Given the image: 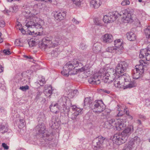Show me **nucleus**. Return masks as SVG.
Instances as JSON below:
<instances>
[{
    "label": "nucleus",
    "mask_w": 150,
    "mask_h": 150,
    "mask_svg": "<svg viewBox=\"0 0 150 150\" xmlns=\"http://www.w3.org/2000/svg\"><path fill=\"white\" fill-rule=\"evenodd\" d=\"M25 57L28 58L29 59H33V57H32L30 56H25Z\"/></svg>",
    "instance_id": "61"
},
{
    "label": "nucleus",
    "mask_w": 150,
    "mask_h": 150,
    "mask_svg": "<svg viewBox=\"0 0 150 150\" xmlns=\"http://www.w3.org/2000/svg\"><path fill=\"white\" fill-rule=\"evenodd\" d=\"M118 108H117V110L119 112L121 111L122 110H121L120 107H119L118 105H117Z\"/></svg>",
    "instance_id": "64"
},
{
    "label": "nucleus",
    "mask_w": 150,
    "mask_h": 150,
    "mask_svg": "<svg viewBox=\"0 0 150 150\" xmlns=\"http://www.w3.org/2000/svg\"><path fill=\"white\" fill-rule=\"evenodd\" d=\"M85 70V68L84 67H82L81 68L79 69V71L80 72H82Z\"/></svg>",
    "instance_id": "56"
},
{
    "label": "nucleus",
    "mask_w": 150,
    "mask_h": 150,
    "mask_svg": "<svg viewBox=\"0 0 150 150\" xmlns=\"http://www.w3.org/2000/svg\"><path fill=\"white\" fill-rule=\"evenodd\" d=\"M72 22L74 24H78L79 23V22L77 21L75 18H74L71 20Z\"/></svg>",
    "instance_id": "49"
},
{
    "label": "nucleus",
    "mask_w": 150,
    "mask_h": 150,
    "mask_svg": "<svg viewBox=\"0 0 150 150\" xmlns=\"http://www.w3.org/2000/svg\"><path fill=\"white\" fill-rule=\"evenodd\" d=\"M106 50L107 52L112 53L113 54H119L120 52L119 50L114 47H110L107 48Z\"/></svg>",
    "instance_id": "27"
},
{
    "label": "nucleus",
    "mask_w": 150,
    "mask_h": 150,
    "mask_svg": "<svg viewBox=\"0 0 150 150\" xmlns=\"http://www.w3.org/2000/svg\"><path fill=\"white\" fill-rule=\"evenodd\" d=\"M103 71L100 70L99 72L94 74L88 79L89 83L92 84H99L100 82L101 77L103 76L102 80L104 83H110L116 78V74H110L109 71L107 72L106 71H104L103 73H101Z\"/></svg>",
    "instance_id": "2"
},
{
    "label": "nucleus",
    "mask_w": 150,
    "mask_h": 150,
    "mask_svg": "<svg viewBox=\"0 0 150 150\" xmlns=\"http://www.w3.org/2000/svg\"><path fill=\"white\" fill-rule=\"evenodd\" d=\"M140 142V138L137 136H136L128 142V144L133 149H136L139 146Z\"/></svg>",
    "instance_id": "15"
},
{
    "label": "nucleus",
    "mask_w": 150,
    "mask_h": 150,
    "mask_svg": "<svg viewBox=\"0 0 150 150\" xmlns=\"http://www.w3.org/2000/svg\"><path fill=\"white\" fill-rule=\"evenodd\" d=\"M2 146L4 148V149L8 150L9 149V147L5 143H3L2 144Z\"/></svg>",
    "instance_id": "47"
},
{
    "label": "nucleus",
    "mask_w": 150,
    "mask_h": 150,
    "mask_svg": "<svg viewBox=\"0 0 150 150\" xmlns=\"http://www.w3.org/2000/svg\"><path fill=\"white\" fill-rule=\"evenodd\" d=\"M43 4L41 3H39L35 4L33 6V11H34L33 13L34 16L30 17L28 20L25 21V26L27 27L28 33L29 35H40V32L43 31V28L40 23L38 22L40 18L35 16L39 12L40 9L43 7Z\"/></svg>",
    "instance_id": "1"
},
{
    "label": "nucleus",
    "mask_w": 150,
    "mask_h": 150,
    "mask_svg": "<svg viewBox=\"0 0 150 150\" xmlns=\"http://www.w3.org/2000/svg\"><path fill=\"white\" fill-rule=\"evenodd\" d=\"M114 144L119 145L125 143L127 140V137H124L121 133L114 134L112 139Z\"/></svg>",
    "instance_id": "11"
},
{
    "label": "nucleus",
    "mask_w": 150,
    "mask_h": 150,
    "mask_svg": "<svg viewBox=\"0 0 150 150\" xmlns=\"http://www.w3.org/2000/svg\"><path fill=\"white\" fill-rule=\"evenodd\" d=\"M92 103V100L91 99L90 97L85 98L84 100V106L88 105L91 107Z\"/></svg>",
    "instance_id": "30"
},
{
    "label": "nucleus",
    "mask_w": 150,
    "mask_h": 150,
    "mask_svg": "<svg viewBox=\"0 0 150 150\" xmlns=\"http://www.w3.org/2000/svg\"><path fill=\"white\" fill-rule=\"evenodd\" d=\"M93 110L94 112L98 113H101L105 109L106 106L101 100H96L93 103Z\"/></svg>",
    "instance_id": "10"
},
{
    "label": "nucleus",
    "mask_w": 150,
    "mask_h": 150,
    "mask_svg": "<svg viewBox=\"0 0 150 150\" xmlns=\"http://www.w3.org/2000/svg\"><path fill=\"white\" fill-rule=\"evenodd\" d=\"M19 30H21V33L23 34H25V31L23 28H21V29L19 28Z\"/></svg>",
    "instance_id": "54"
},
{
    "label": "nucleus",
    "mask_w": 150,
    "mask_h": 150,
    "mask_svg": "<svg viewBox=\"0 0 150 150\" xmlns=\"http://www.w3.org/2000/svg\"><path fill=\"white\" fill-rule=\"evenodd\" d=\"M8 128L6 126L4 125H1L0 127V132H1L2 133H4L7 132Z\"/></svg>",
    "instance_id": "34"
},
{
    "label": "nucleus",
    "mask_w": 150,
    "mask_h": 150,
    "mask_svg": "<svg viewBox=\"0 0 150 150\" xmlns=\"http://www.w3.org/2000/svg\"><path fill=\"white\" fill-rule=\"evenodd\" d=\"M101 45L99 43L94 44L92 47V50L95 53H98L100 51L101 49Z\"/></svg>",
    "instance_id": "26"
},
{
    "label": "nucleus",
    "mask_w": 150,
    "mask_h": 150,
    "mask_svg": "<svg viewBox=\"0 0 150 150\" xmlns=\"http://www.w3.org/2000/svg\"><path fill=\"white\" fill-rule=\"evenodd\" d=\"M102 40L104 43H108L112 41L113 38L111 34L106 33L102 36Z\"/></svg>",
    "instance_id": "19"
},
{
    "label": "nucleus",
    "mask_w": 150,
    "mask_h": 150,
    "mask_svg": "<svg viewBox=\"0 0 150 150\" xmlns=\"http://www.w3.org/2000/svg\"><path fill=\"white\" fill-rule=\"evenodd\" d=\"M24 120L23 119H20L19 121V125L21 126V127H22L24 126Z\"/></svg>",
    "instance_id": "51"
},
{
    "label": "nucleus",
    "mask_w": 150,
    "mask_h": 150,
    "mask_svg": "<svg viewBox=\"0 0 150 150\" xmlns=\"http://www.w3.org/2000/svg\"><path fill=\"white\" fill-rule=\"evenodd\" d=\"M50 41V47H54L61 43V40L58 37L52 38L51 37H49Z\"/></svg>",
    "instance_id": "16"
},
{
    "label": "nucleus",
    "mask_w": 150,
    "mask_h": 150,
    "mask_svg": "<svg viewBox=\"0 0 150 150\" xmlns=\"http://www.w3.org/2000/svg\"><path fill=\"white\" fill-rule=\"evenodd\" d=\"M69 93L67 94L68 97V99L69 100L70 98H73L76 96H77L79 93L78 91L76 90H69Z\"/></svg>",
    "instance_id": "25"
},
{
    "label": "nucleus",
    "mask_w": 150,
    "mask_h": 150,
    "mask_svg": "<svg viewBox=\"0 0 150 150\" xmlns=\"http://www.w3.org/2000/svg\"><path fill=\"white\" fill-rule=\"evenodd\" d=\"M71 106V101L66 96H63L58 101V103H52L50 105V110L53 113H57L59 111V107L63 108L65 112H68L70 107Z\"/></svg>",
    "instance_id": "4"
},
{
    "label": "nucleus",
    "mask_w": 150,
    "mask_h": 150,
    "mask_svg": "<svg viewBox=\"0 0 150 150\" xmlns=\"http://www.w3.org/2000/svg\"><path fill=\"white\" fill-rule=\"evenodd\" d=\"M133 126L130 125L125 129L121 133L124 137H126L127 139V140L129 136L133 132Z\"/></svg>",
    "instance_id": "17"
},
{
    "label": "nucleus",
    "mask_w": 150,
    "mask_h": 150,
    "mask_svg": "<svg viewBox=\"0 0 150 150\" xmlns=\"http://www.w3.org/2000/svg\"><path fill=\"white\" fill-rule=\"evenodd\" d=\"M44 92L45 94L46 93H47V94H49V96H50L52 94V87L51 86H49L48 90L46 89Z\"/></svg>",
    "instance_id": "36"
},
{
    "label": "nucleus",
    "mask_w": 150,
    "mask_h": 150,
    "mask_svg": "<svg viewBox=\"0 0 150 150\" xmlns=\"http://www.w3.org/2000/svg\"><path fill=\"white\" fill-rule=\"evenodd\" d=\"M86 58L84 57L81 58L80 60L74 59L72 62H67L64 66L61 74L64 76H68L70 71L78 67L79 64H81L82 62L86 61Z\"/></svg>",
    "instance_id": "5"
},
{
    "label": "nucleus",
    "mask_w": 150,
    "mask_h": 150,
    "mask_svg": "<svg viewBox=\"0 0 150 150\" xmlns=\"http://www.w3.org/2000/svg\"><path fill=\"white\" fill-rule=\"evenodd\" d=\"M3 52L6 55H9L11 54V52L9 50H4Z\"/></svg>",
    "instance_id": "48"
},
{
    "label": "nucleus",
    "mask_w": 150,
    "mask_h": 150,
    "mask_svg": "<svg viewBox=\"0 0 150 150\" xmlns=\"http://www.w3.org/2000/svg\"><path fill=\"white\" fill-rule=\"evenodd\" d=\"M43 1H44L46 2H48L49 3H51L52 2V0H43Z\"/></svg>",
    "instance_id": "59"
},
{
    "label": "nucleus",
    "mask_w": 150,
    "mask_h": 150,
    "mask_svg": "<svg viewBox=\"0 0 150 150\" xmlns=\"http://www.w3.org/2000/svg\"><path fill=\"white\" fill-rule=\"evenodd\" d=\"M18 10V6L16 4H14L9 8L10 11L12 12H16Z\"/></svg>",
    "instance_id": "33"
},
{
    "label": "nucleus",
    "mask_w": 150,
    "mask_h": 150,
    "mask_svg": "<svg viewBox=\"0 0 150 150\" xmlns=\"http://www.w3.org/2000/svg\"><path fill=\"white\" fill-rule=\"evenodd\" d=\"M129 78L128 81L126 82L124 81V86H123L124 89H125L127 88H130L135 86V84L134 83H130L129 81Z\"/></svg>",
    "instance_id": "29"
},
{
    "label": "nucleus",
    "mask_w": 150,
    "mask_h": 150,
    "mask_svg": "<svg viewBox=\"0 0 150 150\" xmlns=\"http://www.w3.org/2000/svg\"><path fill=\"white\" fill-rule=\"evenodd\" d=\"M123 114V112L122 111V110L121 111L119 112V113L117 115L118 117L121 116Z\"/></svg>",
    "instance_id": "55"
},
{
    "label": "nucleus",
    "mask_w": 150,
    "mask_h": 150,
    "mask_svg": "<svg viewBox=\"0 0 150 150\" xmlns=\"http://www.w3.org/2000/svg\"><path fill=\"white\" fill-rule=\"evenodd\" d=\"M9 11H10L9 10L8 11V10H5L4 11V13H8L9 12Z\"/></svg>",
    "instance_id": "62"
},
{
    "label": "nucleus",
    "mask_w": 150,
    "mask_h": 150,
    "mask_svg": "<svg viewBox=\"0 0 150 150\" xmlns=\"http://www.w3.org/2000/svg\"><path fill=\"white\" fill-rule=\"evenodd\" d=\"M145 35L147 38H150V26H149L144 30Z\"/></svg>",
    "instance_id": "32"
},
{
    "label": "nucleus",
    "mask_w": 150,
    "mask_h": 150,
    "mask_svg": "<svg viewBox=\"0 0 150 150\" xmlns=\"http://www.w3.org/2000/svg\"><path fill=\"white\" fill-rule=\"evenodd\" d=\"M145 105L147 106H150V99H148L146 100Z\"/></svg>",
    "instance_id": "52"
},
{
    "label": "nucleus",
    "mask_w": 150,
    "mask_h": 150,
    "mask_svg": "<svg viewBox=\"0 0 150 150\" xmlns=\"http://www.w3.org/2000/svg\"><path fill=\"white\" fill-rule=\"evenodd\" d=\"M76 6H79L81 5L83 0H71Z\"/></svg>",
    "instance_id": "35"
},
{
    "label": "nucleus",
    "mask_w": 150,
    "mask_h": 150,
    "mask_svg": "<svg viewBox=\"0 0 150 150\" xmlns=\"http://www.w3.org/2000/svg\"><path fill=\"white\" fill-rule=\"evenodd\" d=\"M117 76L114 80V84L115 87L119 88H123L124 86V81H128L129 76L127 74L125 73L120 76L116 75Z\"/></svg>",
    "instance_id": "7"
},
{
    "label": "nucleus",
    "mask_w": 150,
    "mask_h": 150,
    "mask_svg": "<svg viewBox=\"0 0 150 150\" xmlns=\"http://www.w3.org/2000/svg\"><path fill=\"white\" fill-rule=\"evenodd\" d=\"M139 57L140 58H144L147 61L150 60V48H148V47L146 48L141 50Z\"/></svg>",
    "instance_id": "13"
},
{
    "label": "nucleus",
    "mask_w": 150,
    "mask_h": 150,
    "mask_svg": "<svg viewBox=\"0 0 150 150\" xmlns=\"http://www.w3.org/2000/svg\"><path fill=\"white\" fill-rule=\"evenodd\" d=\"M106 138L102 136H99L98 137L94 139L92 142V147L95 150H97L102 145Z\"/></svg>",
    "instance_id": "12"
},
{
    "label": "nucleus",
    "mask_w": 150,
    "mask_h": 150,
    "mask_svg": "<svg viewBox=\"0 0 150 150\" xmlns=\"http://www.w3.org/2000/svg\"><path fill=\"white\" fill-rule=\"evenodd\" d=\"M107 16H108L109 23L115 21L119 16H122L123 21L125 23L131 22L133 20V14L129 8L122 10L119 13L117 11L110 12Z\"/></svg>",
    "instance_id": "3"
},
{
    "label": "nucleus",
    "mask_w": 150,
    "mask_h": 150,
    "mask_svg": "<svg viewBox=\"0 0 150 150\" xmlns=\"http://www.w3.org/2000/svg\"><path fill=\"white\" fill-rule=\"evenodd\" d=\"M79 48L82 50H84L86 49V47L85 44L81 43L80 45Z\"/></svg>",
    "instance_id": "45"
},
{
    "label": "nucleus",
    "mask_w": 150,
    "mask_h": 150,
    "mask_svg": "<svg viewBox=\"0 0 150 150\" xmlns=\"http://www.w3.org/2000/svg\"><path fill=\"white\" fill-rule=\"evenodd\" d=\"M4 70V67L2 66V65H0V72H3Z\"/></svg>",
    "instance_id": "57"
},
{
    "label": "nucleus",
    "mask_w": 150,
    "mask_h": 150,
    "mask_svg": "<svg viewBox=\"0 0 150 150\" xmlns=\"http://www.w3.org/2000/svg\"><path fill=\"white\" fill-rule=\"evenodd\" d=\"M137 68H134L132 71L133 78L134 79H137L140 77V75L143 73L141 72Z\"/></svg>",
    "instance_id": "21"
},
{
    "label": "nucleus",
    "mask_w": 150,
    "mask_h": 150,
    "mask_svg": "<svg viewBox=\"0 0 150 150\" xmlns=\"http://www.w3.org/2000/svg\"><path fill=\"white\" fill-rule=\"evenodd\" d=\"M39 81L38 82L41 86H43V85L45 83V79L43 77H42L41 79H40Z\"/></svg>",
    "instance_id": "38"
},
{
    "label": "nucleus",
    "mask_w": 150,
    "mask_h": 150,
    "mask_svg": "<svg viewBox=\"0 0 150 150\" xmlns=\"http://www.w3.org/2000/svg\"><path fill=\"white\" fill-rule=\"evenodd\" d=\"M44 124L42 123H39L36 127V131L40 136L45 141H50L52 139L51 137L50 136V133L46 132Z\"/></svg>",
    "instance_id": "6"
},
{
    "label": "nucleus",
    "mask_w": 150,
    "mask_h": 150,
    "mask_svg": "<svg viewBox=\"0 0 150 150\" xmlns=\"http://www.w3.org/2000/svg\"><path fill=\"white\" fill-rule=\"evenodd\" d=\"M21 24L19 23H18V24L17 25V26H16V28L17 29H19V26H20V27H21Z\"/></svg>",
    "instance_id": "58"
},
{
    "label": "nucleus",
    "mask_w": 150,
    "mask_h": 150,
    "mask_svg": "<svg viewBox=\"0 0 150 150\" xmlns=\"http://www.w3.org/2000/svg\"><path fill=\"white\" fill-rule=\"evenodd\" d=\"M125 120L122 119L116 120L112 119L109 120L108 123L110 125V127L111 126L115 127L116 129L120 131L125 127L126 125L124 123Z\"/></svg>",
    "instance_id": "8"
},
{
    "label": "nucleus",
    "mask_w": 150,
    "mask_h": 150,
    "mask_svg": "<svg viewBox=\"0 0 150 150\" xmlns=\"http://www.w3.org/2000/svg\"><path fill=\"white\" fill-rule=\"evenodd\" d=\"M95 24L98 25L102 26L103 24L101 23V21L98 20L97 19H96L94 22Z\"/></svg>",
    "instance_id": "44"
},
{
    "label": "nucleus",
    "mask_w": 150,
    "mask_h": 150,
    "mask_svg": "<svg viewBox=\"0 0 150 150\" xmlns=\"http://www.w3.org/2000/svg\"><path fill=\"white\" fill-rule=\"evenodd\" d=\"M78 116L77 113L74 112V113L72 114L70 116V118L73 120H75L76 119L77 116Z\"/></svg>",
    "instance_id": "42"
},
{
    "label": "nucleus",
    "mask_w": 150,
    "mask_h": 150,
    "mask_svg": "<svg viewBox=\"0 0 150 150\" xmlns=\"http://www.w3.org/2000/svg\"><path fill=\"white\" fill-rule=\"evenodd\" d=\"M124 112H125V113L128 116L129 115V111H127L125 109H124Z\"/></svg>",
    "instance_id": "60"
},
{
    "label": "nucleus",
    "mask_w": 150,
    "mask_h": 150,
    "mask_svg": "<svg viewBox=\"0 0 150 150\" xmlns=\"http://www.w3.org/2000/svg\"><path fill=\"white\" fill-rule=\"evenodd\" d=\"M128 66V64L125 61H121L117 64L115 69V71L114 74H116V75H120L124 73L126 70Z\"/></svg>",
    "instance_id": "9"
},
{
    "label": "nucleus",
    "mask_w": 150,
    "mask_h": 150,
    "mask_svg": "<svg viewBox=\"0 0 150 150\" xmlns=\"http://www.w3.org/2000/svg\"><path fill=\"white\" fill-rule=\"evenodd\" d=\"M108 18V16H107V15L104 16L103 19V21L105 23H109V21Z\"/></svg>",
    "instance_id": "46"
},
{
    "label": "nucleus",
    "mask_w": 150,
    "mask_h": 150,
    "mask_svg": "<svg viewBox=\"0 0 150 150\" xmlns=\"http://www.w3.org/2000/svg\"><path fill=\"white\" fill-rule=\"evenodd\" d=\"M72 107V110H74L75 111H76V108H77L76 106H75V105H72V104H71V106L69 108L70 109ZM70 110H69V111Z\"/></svg>",
    "instance_id": "53"
},
{
    "label": "nucleus",
    "mask_w": 150,
    "mask_h": 150,
    "mask_svg": "<svg viewBox=\"0 0 150 150\" xmlns=\"http://www.w3.org/2000/svg\"><path fill=\"white\" fill-rule=\"evenodd\" d=\"M133 149L128 144H125L122 150H132Z\"/></svg>",
    "instance_id": "39"
},
{
    "label": "nucleus",
    "mask_w": 150,
    "mask_h": 150,
    "mask_svg": "<svg viewBox=\"0 0 150 150\" xmlns=\"http://www.w3.org/2000/svg\"><path fill=\"white\" fill-rule=\"evenodd\" d=\"M28 43L29 46L30 47H33L36 45L35 41L33 39H31Z\"/></svg>",
    "instance_id": "37"
},
{
    "label": "nucleus",
    "mask_w": 150,
    "mask_h": 150,
    "mask_svg": "<svg viewBox=\"0 0 150 150\" xmlns=\"http://www.w3.org/2000/svg\"><path fill=\"white\" fill-rule=\"evenodd\" d=\"M115 47L117 49H118L119 50V51H120L123 48V46L122 42L121 41L120 39H117L115 40L114 41Z\"/></svg>",
    "instance_id": "23"
},
{
    "label": "nucleus",
    "mask_w": 150,
    "mask_h": 150,
    "mask_svg": "<svg viewBox=\"0 0 150 150\" xmlns=\"http://www.w3.org/2000/svg\"><path fill=\"white\" fill-rule=\"evenodd\" d=\"M54 14V17L55 20L57 21H61L64 19L66 16L65 12H54L53 13Z\"/></svg>",
    "instance_id": "18"
},
{
    "label": "nucleus",
    "mask_w": 150,
    "mask_h": 150,
    "mask_svg": "<svg viewBox=\"0 0 150 150\" xmlns=\"http://www.w3.org/2000/svg\"><path fill=\"white\" fill-rule=\"evenodd\" d=\"M140 64L139 65H137L135 66V68H137L138 70H139L141 72L143 73L144 71V67L145 66L143 64V63L144 64H146L144 60H142L140 62Z\"/></svg>",
    "instance_id": "28"
},
{
    "label": "nucleus",
    "mask_w": 150,
    "mask_h": 150,
    "mask_svg": "<svg viewBox=\"0 0 150 150\" xmlns=\"http://www.w3.org/2000/svg\"><path fill=\"white\" fill-rule=\"evenodd\" d=\"M29 87L28 86L26 85L24 86H21L20 87L19 89L23 91H26L27 90L29 89Z\"/></svg>",
    "instance_id": "43"
},
{
    "label": "nucleus",
    "mask_w": 150,
    "mask_h": 150,
    "mask_svg": "<svg viewBox=\"0 0 150 150\" xmlns=\"http://www.w3.org/2000/svg\"><path fill=\"white\" fill-rule=\"evenodd\" d=\"M104 92H105L107 93H109L110 92L109 91H107L106 90H104Z\"/></svg>",
    "instance_id": "63"
},
{
    "label": "nucleus",
    "mask_w": 150,
    "mask_h": 150,
    "mask_svg": "<svg viewBox=\"0 0 150 150\" xmlns=\"http://www.w3.org/2000/svg\"><path fill=\"white\" fill-rule=\"evenodd\" d=\"M50 126L52 129H55L59 127V124L56 121V118L52 117L50 121Z\"/></svg>",
    "instance_id": "22"
},
{
    "label": "nucleus",
    "mask_w": 150,
    "mask_h": 150,
    "mask_svg": "<svg viewBox=\"0 0 150 150\" xmlns=\"http://www.w3.org/2000/svg\"><path fill=\"white\" fill-rule=\"evenodd\" d=\"M5 22L2 20L0 21V26L1 27H4L5 25Z\"/></svg>",
    "instance_id": "50"
},
{
    "label": "nucleus",
    "mask_w": 150,
    "mask_h": 150,
    "mask_svg": "<svg viewBox=\"0 0 150 150\" xmlns=\"http://www.w3.org/2000/svg\"><path fill=\"white\" fill-rule=\"evenodd\" d=\"M49 39V37H46L43 38L42 40L39 42V47L42 50L45 51L48 48H50V46Z\"/></svg>",
    "instance_id": "14"
},
{
    "label": "nucleus",
    "mask_w": 150,
    "mask_h": 150,
    "mask_svg": "<svg viewBox=\"0 0 150 150\" xmlns=\"http://www.w3.org/2000/svg\"><path fill=\"white\" fill-rule=\"evenodd\" d=\"M126 37L127 39L130 41H134L136 38V35L133 32H129L126 34Z\"/></svg>",
    "instance_id": "24"
},
{
    "label": "nucleus",
    "mask_w": 150,
    "mask_h": 150,
    "mask_svg": "<svg viewBox=\"0 0 150 150\" xmlns=\"http://www.w3.org/2000/svg\"><path fill=\"white\" fill-rule=\"evenodd\" d=\"M101 4L102 2L100 0H91L90 2V6L95 9L98 8Z\"/></svg>",
    "instance_id": "20"
},
{
    "label": "nucleus",
    "mask_w": 150,
    "mask_h": 150,
    "mask_svg": "<svg viewBox=\"0 0 150 150\" xmlns=\"http://www.w3.org/2000/svg\"><path fill=\"white\" fill-rule=\"evenodd\" d=\"M130 3V2L129 0H124L122 2L121 4L123 6H125L129 5Z\"/></svg>",
    "instance_id": "41"
},
{
    "label": "nucleus",
    "mask_w": 150,
    "mask_h": 150,
    "mask_svg": "<svg viewBox=\"0 0 150 150\" xmlns=\"http://www.w3.org/2000/svg\"><path fill=\"white\" fill-rule=\"evenodd\" d=\"M60 52V50L58 48H56L52 51L51 53L52 57H57Z\"/></svg>",
    "instance_id": "31"
},
{
    "label": "nucleus",
    "mask_w": 150,
    "mask_h": 150,
    "mask_svg": "<svg viewBox=\"0 0 150 150\" xmlns=\"http://www.w3.org/2000/svg\"><path fill=\"white\" fill-rule=\"evenodd\" d=\"M74 112L75 113H77L78 115H81L83 113V109H81L78 108H76V110Z\"/></svg>",
    "instance_id": "40"
}]
</instances>
